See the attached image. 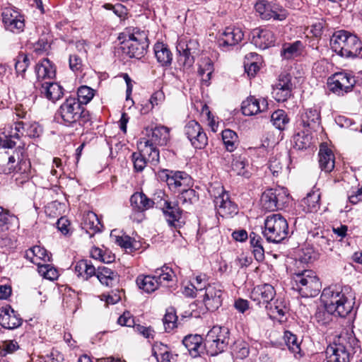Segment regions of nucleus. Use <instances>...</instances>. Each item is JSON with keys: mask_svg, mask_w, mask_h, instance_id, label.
Masks as SVG:
<instances>
[{"mask_svg": "<svg viewBox=\"0 0 362 362\" xmlns=\"http://www.w3.org/2000/svg\"><path fill=\"white\" fill-rule=\"evenodd\" d=\"M349 290V287L342 288L337 285L323 289L321 300L326 309L334 313V316L345 317L353 310L354 298Z\"/></svg>", "mask_w": 362, "mask_h": 362, "instance_id": "nucleus-1", "label": "nucleus"}, {"mask_svg": "<svg viewBox=\"0 0 362 362\" xmlns=\"http://www.w3.org/2000/svg\"><path fill=\"white\" fill-rule=\"evenodd\" d=\"M55 118L66 127L78 124L88 128L91 125L89 112L81 105L76 97H69L63 102L55 114Z\"/></svg>", "mask_w": 362, "mask_h": 362, "instance_id": "nucleus-2", "label": "nucleus"}, {"mask_svg": "<svg viewBox=\"0 0 362 362\" xmlns=\"http://www.w3.org/2000/svg\"><path fill=\"white\" fill-rule=\"evenodd\" d=\"M330 46L333 52L346 58L358 57L362 52V43L358 37L342 30L334 33Z\"/></svg>", "mask_w": 362, "mask_h": 362, "instance_id": "nucleus-3", "label": "nucleus"}, {"mask_svg": "<svg viewBox=\"0 0 362 362\" xmlns=\"http://www.w3.org/2000/svg\"><path fill=\"white\" fill-rule=\"evenodd\" d=\"M359 347L358 340L352 334H341L337 342L327 347V362H350L351 355Z\"/></svg>", "mask_w": 362, "mask_h": 362, "instance_id": "nucleus-4", "label": "nucleus"}, {"mask_svg": "<svg viewBox=\"0 0 362 362\" xmlns=\"http://www.w3.org/2000/svg\"><path fill=\"white\" fill-rule=\"evenodd\" d=\"M122 35L124 37L121 43L122 53L129 58H142L148 47L146 32L138 28H133L127 30Z\"/></svg>", "mask_w": 362, "mask_h": 362, "instance_id": "nucleus-5", "label": "nucleus"}, {"mask_svg": "<svg viewBox=\"0 0 362 362\" xmlns=\"http://www.w3.org/2000/svg\"><path fill=\"white\" fill-rule=\"evenodd\" d=\"M292 288L304 298L315 297L321 290V282L312 270L296 271L291 276Z\"/></svg>", "mask_w": 362, "mask_h": 362, "instance_id": "nucleus-6", "label": "nucleus"}, {"mask_svg": "<svg viewBox=\"0 0 362 362\" xmlns=\"http://www.w3.org/2000/svg\"><path fill=\"white\" fill-rule=\"evenodd\" d=\"M288 233L287 221L281 214H274L265 219L262 234L268 242L280 243L287 237Z\"/></svg>", "mask_w": 362, "mask_h": 362, "instance_id": "nucleus-7", "label": "nucleus"}, {"mask_svg": "<svg viewBox=\"0 0 362 362\" xmlns=\"http://www.w3.org/2000/svg\"><path fill=\"white\" fill-rule=\"evenodd\" d=\"M173 276V270L164 265L156 269L153 275L139 276L136 282L140 289L146 293H152L160 286H167V284L172 281Z\"/></svg>", "mask_w": 362, "mask_h": 362, "instance_id": "nucleus-8", "label": "nucleus"}, {"mask_svg": "<svg viewBox=\"0 0 362 362\" xmlns=\"http://www.w3.org/2000/svg\"><path fill=\"white\" fill-rule=\"evenodd\" d=\"M229 341V330L226 327L214 326L205 339V349L208 355L214 356L224 351Z\"/></svg>", "mask_w": 362, "mask_h": 362, "instance_id": "nucleus-9", "label": "nucleus"}, {"mask_svg": "<svg viewBox=\"0 0 362 362\" xmlns=\"http://www.w3.org/2000/svg\"><path fill=\"white\" fill-rule=\"evenodd\" d=\"M290 201L288 189L284 187L270 188L265 190L261 197L262 207L269 211H274L286 207Z\"/></svg>", "mask_w": 362, "mask_h": 362, "instance_id": "nucleus-10", "label": "nucleus"}, {"mask_svg": "<svg viewBox=\"0 0 362 362\" xmlns=\"http://www.w3.org/2000/svg\"><path fill=\"white\" fill-rule=\"evenodd\" d=\"M327 85L329 90L339 96H344L357 87L354 76L346 71L334 74L328 78Z\"/></svg>", "mask_w": 362, "mask_h": 362, "instance_id": "nucleus-11", "label": "nucleus"}, {"mask_svg": "<svg viewBox=\"0 0 362 362\" xmlns=\"http://www.w3.org/2000/svg\"><path fill=\"white\" fill-rule=\"evenodd\" d=\"M157 175L158 179L165 182L169 189L174 192H180L182 187H188L191 185L190 176L183 171L161 169L158 171Z\"/></svg>", "mask_w": 362, "mask_h": 362, "instance_id": "nucleus-12", "label": "nucleus"}, {"mask_svg": "<svg viewBox=\"0 0 362 362\" xmlns=\"http://www.w3.org/2000/svg\"><path fill=\"white\" fill-rule=\"evenodd\" d=\"M255 8L263 20L284 21L288 13L281 5L267 0H258L255 4Z\"/></svg>", "mask_w": 362, "mask_h": 362, "instance_id": "nucleus-13", "label": "nucleus"}, {"mask_svg": "<svg viewBox=\"0 0 362 362\" xmlns=\"http://www.w3.org/2000/svg\"><path fill=\"white\" fill-rule=\"evenodd\" d=\"M16 145V141L11 140V138L6 137L1 141L0 145V173L11 174L13 173V163L15 157L18 156V152H13V150H7L12 148Z\"/></svg>", "mask_w": 362, "mask_h": 362, "instance_id": "nucleus-14", "label": "nucleus"}, {"mask_svg": "<svg viewBox=\"0 0 362 362\" xmlns=\"http://www.w3.org/2000/svg\"><path fill=\"white\" fill-rule=\"evenodd\" d=\"M216 192L209 189V193L214 197V204L222 216H231L238 213L237 205L230 201L229 194L222 186H218Z\"/></svg>", "mask_w": 362, "mask_h": 362, "instance_id": "nucleus-15", "label": "nucleus"}, {"mask_svg": "<svg viewBox=\"0 0 362 362\" xmlns=\"http://www.w3.org/2000/svg\"><path fill=\"white\" fill-rule=\"evenodd\" d=\"M221 160L224 165H229L231 160L230 168L236 175L245 179L251 177V166L245 156L227 153L222 156Z\"/></svg>", "mask_w": 362, "mask_h": 362, "instance_id": "nucleus-16", "label": "nucleus"}, {"mask_svg": "<svg viewBox=\"0 0 362 362\" xmlns=\"http://www.w3.org/2000/svg\"><path fill=\"white\" fill-rule=\"evenodd\" d=\"M24 147L25 142L22 141L18 145V148L16 150H13V152H18V156H16L15 157L16 158L15 162L13 163L14 169L13 173L21 176V177H16V181L21 179L20 181L21 183H23L29 179L31 168L30 162L28 158V156L25 154Z\"/></svg>", "mask_w": 362, "mask_h": 362, "instance_id": "nucleus-17", "label": "nucleus"}, {"mask_svg": "<svg viewBox=\"0 0 362 362\" xmlns=\"http://www.w3.org/2000/svg\"><path fill=\"white\" fill-rule=\"evenodd\" d=\"M184 132L195 148L202 149L207 145L208 137L196 120L192 119L187 122L185 126Z\"/></svg>", "mask_w": 362, "mask_h": 362, "instance_id": "nucleus-18", "label": "nucleus"}, {"mask_svg": "<svg viewBox=\"0 0 362 362\" xmlns=\"http://www.w3.org/2000/svg\"><path fill=\"white\" fill-rule=\"evenodd\" d=\"M42 132L41 127L37 123H24L18 122L11 127V130L5 137L11 138V140L18 139L21 137L35 138L38 137Z\"/></svg>", "mask_w": 362, "mask_h": 362, "instance_id": "nucleus-19", "label": "nucleus"}, {"mask_svg": "<svg viewBox=\"0 0 362 362\" xmlns=\"http://www.w3.org/2000/svg\"><path fill=\"white\" fill-rule=\"evenodd\" d=\"M5 28L13 33H20L25 28V18L18 11L6 8L1 14Z\"/></svg>", "mask_w": 362, "mask_h": 362, "instance_id": "nucleus-20", "label": "nucleus"}, {"mask_svg": "<svg viewBox=\"0 0 362 362\" xmlns=\"http://www.w3.org/2000/svg\"><path fill=\"white\" fill-rule=\"evenodd\" d=\"M223 287L220 284L214 283L207 286L206 291L200 296L208 310H217L222 303Z\"/></svg>", "mask_w": 362, "mask_h": 362, "instance_id": "nucleus-21", "label": "nucleus"}, {"mask_svg": "<svg viewBox=\"0 0 362 362\" xmlns=\"http://www.w3.org/2000/svg\"><path fill=\"white\" fill-rule=\"evenodd\" d=\"M197 42L195 40H185L181 39L177 45V51L179 53L178 62L185 68H190L194 62V59L193 54L197 48Z\"/></svg>", "mask_w": 362, "mask_h": 362, "instance_id": "nucleus-22", "label": "nucleus"}, {"mask_svg": "<svg viewBox=\"0 0 362 362\" xmlns=\"http://www.w3.org/2000/svg\"><path fill=\"white\" fill-rule=\"evenodd\" d=\"M165 194L160 191L158 195L154 197L153 199L148 198L143 192H135L130 197V203L133 211L135 212H143L153 207V204H159V199L162 201V197Z\"/></svg>", "mask_w": 362, "mask_h": 362, "instance_id": "nucleus-23", "label": "nucleus"}, {"mask_svg": "<svg viewBox=\"0 0 362 362\" xmlns=\"http://www.w3.org/2000/svg\"><path fill=\"white\" fill-rule=\"evenodd\" d=\"M293 84L289 74H281L278 81L273 86L272 95L277 102H284L291 95Z\"/></svg>", "mask_w": 362, "mask_h": 362, "instance_id": "nucleus-24", "label": "nucleus"}, {"mask_svg": "<svg viewBox=\"0 0 362 362\" xmlns=\"http://www.w3.org/2000/svg\"><path fill=\"white\" fill-rule=\"evenodd\" d=\"M244 37L241 28L227 27L218 39V45L223 50H228L238 44Z\"/></svg>", "mask_w": 362, "mask_h": 362, "instance_id": "nucleus-25", "label": "nucleus"}, {"mask_svg": "<svg viewBox=\"0 0 362 362\" xmlns=\"http://www.w3.org/2000/svg\"><path fill=\"white\" fill-rule=\"evenodd\" d=\"M252 43L261 49L274 45L276 40L273 31L267 28H257L252 32Z\"/></svg>", "mask_w": 362, "mask_h": 362, "instance_id": "nucleus-26", "label": "nucleus"}, {"mask_svg": "<svg viewBox=\"0 0 362 362\" xmlns=\"http://www.w3.org/2000/svg\"><path fill=\"white\" fill-rule=\"evenodd\" d=\"M157 205L162 209L168 224L170 226L177 227L182 216V210L178 206V204L171 203L166 199H162V201H160V198L159 204Z\"/></svg>", "mask_w": 362, "mask_h": 362, "instance_id": "nucleus-27", "label": "nucleus"}, {"mask_svg": "<svg viewBox=\"0 0 362 362\" xmlns=\"http://www.w3.org/2000/svg\"><path fill=\"white\" fill-rule=\"evenodd\" d=\"M268 103L265 98L257 99L254 96H250L243 101L241 105L242 112L244 115L252 116L267 110Z\"/></svg>", "mask_w": 362, "mask_h": 362, "instance_id": "nucleus-28", "label": "nucleus"}, {"mask_svg": "<svg viewBox=\"0 0 362 362\" xmlns=\"http://www.w3.org/2000/svg\"><path fill=\"white\" fill-rule=\"evenodd\" d=\"M182 344L193 358L200 356L206 351L205 342H203V338L199 334L185 336L182 339Z\"/></svg>", "mask_w": 362, "mask_h": 362, "instance_id": "nucleus-29", "label": "nucleus"}, {"mask_svg": "<svg viewBox=\"0 0 362 362\" xmlns=\"http://www.w3.org/2000/svg\"><path fill=\"white\" fill-rule=\"evenodd\" d=\"M276 295L274 288L270 284L259 285L254 288L251 293V298L259 305H267L274 300Z\"/></svg>", "mask_w": 362, "mask_h": 362, "instance_id": "nucleus-30", "label": "nucleus"}, {"mask_svg": "<svg viewBox=\"0 0 362 362\" xmlns=\"http://www.w3.org/2000/svg\"><path fill=\"white\" fill-rule=\"evenodd\" d=\"M35 74L37 77V82L35 86L38 88L43 81H49L55 76V69L51 64L48 59H43L38 62L35 66Z\"/></svg>", "mask_w": 362, "mask_h": 362, "instance_id": "nucleus-31", "label": "nucleus"}, {"mask_svg": "<svg viewBox=\"0 0 362 362\" xmlns=\"http://www.w3.org/2000/svg\"><path fill=\"white\" fill-rule=\"evenodd\" d=\"M170 140V129L165 126H159L152 129L148 139L144 138L141 141L153 146H165Z\"/></svg>", "mask_w": 362, "mask_h": 362, "instance_id": "nucleus-32", "label": "nucleus"}, {"mask_svg": "<svg viewBox=\"0 0 362 362\" xmlns=\"http://www.w3.org/2000/svg\"><path fill=\"white\" fill-rule=\"evenodd\" d=\"M305 129L317 131L320 125V112L316 108H309L301 115L300 123Z\"/></svg>", "mask_w": 362, "mask_h": 362, "instance_id": "nucleus-33", "label": "nucleus"}, {"mask_svg": "<svg viewBox=\"0 0 362 362\" xmlns=\"http://www.w3.org/2000/svg\"><path fill=\"white\" fill-rule=\"evenodd\" d=\"M22 324V319L10 306L3 308L0 313V325L6 329H13Z\"/></svg>", "mask_w": 362, "mask_h": 362, "instance_id": "nucleus-34", "label": "nucleus"}, {"mask_svg": "<svg viewBox=\"0 0 362 362\" xmlns=\"http://www.w3.org/2000/svg\"><path fill=\"white\" fill-rule=\"evenodd\" d=\"M318 162L320 169L325 173H330L334 168V155L326 145H320L318 153Z\"/></svg>", "mask_w": 362, "mask_h": 362, "instance_id": "nucleus-35", "label": "nucleus"}, {"mask_svg": "<svg viewBox=\"0 0 362 362\" xmlns=\"http://www.w3.org/2000/svg\"><path fill=\"white\" fill-rule=\"evenodd\" d=\"M24 257L30 262L37 265V267L42 264V261L47 262L51 259V254L46 249L38 245L33 246L27 250Z\"/></svg>", "mask_w": 362, "mask_h": 362, "instance_id": "nucleus-36", "label": "nucleus"}, {"mask_svg": "<svg viewBox=\"0 0 362 362\" xmlns=\"http://www.w3.org/2000/svg\"><path fill=\"white\" fill-rule=\"evenodd\" d=\"M38 88L41 94L52 102H55L63 95V88L57 83L46 81Z\"/></svg>", "mask_w": 362, "mask_h": 362, "instance_id": "nucleus-37", "label": "nucleus"}, {"mask_svg": "<svg viewBox=\"0 0 362 362\" xmlns=\"http://www.w3.org/2000/svg\"><path fill=\"white\" fill-rule=\"evenodd\" d=\"M82 228L92 238L96 233L100 232L103 225L98 216L93 211H88L83 215Z\"/></svg>", "mask_w": 362, "mask_h": 362, "instance_id": "nucleus-38", "label": "nucleus"}, {"mask_svg": "<svg viewBox=\"0 0 362 362\" xmlns=\"http://www.w3.org/2000/svg\"><path fill=\"white\" fill-rule=\"evenodd\" d=\"M95 275L102 284L109 287L114 286L119 280L117 273L107 267H99Z\"/></svg>", "mask_w": 362, "mask_h": 362, "instance_id": "nucleus-39", "label": "nucleus"}, {"mask_svg": "<svg viewBox=\"0 0 362 362\" xmlns=\"http://www.w3.org/2000/svg\"><path fill=\"white\" fill-rule=\"evenodd\" d=\"M154 53L157 62L162 66H170L173 61V54L168 46L163 42L154 45Z\"/></svg>", "mask_w": 362, "mask_h": 362, "instance_id": "nucleus-40", "label": "nucleus"}, {"mask_svg": "<svg viewBox=\"0 0 362 362\" xmlns=\"http://www.w3.org/2000/svg\"><path fill=\"white\" fill-rule=\"evenodd\" d=\"M262 57L255 52H250L245 57V71L250 77H254L260 68Z\"/></svg>", "mask_w": 362, "mask_h": 362, "instance_id": "nucleus-41", "label": "nucleus"}, {"mask_svg": "<svg viewBox=\"0 0 362 362\" xmlns=\"http://www.w3.org/2000/svg\"><path fill=\"white\" fill-rule=\"evenodd\" d=\"M308 239L322 251L326 252L332 250V241L323 231L310 232L309 233Z\"/></svg>", "mask_w": 362, "mask_h": 362, "instance_id": "nucleus-42", "label": "nucleus"}, {"mask_svg": "<svg viewBox=\"0 0 362 362\" xmlns=\"http://www.w3.org/2000/svg\"><path fill=\"white\" fill-rule=\"evenodd\" d=\"M265 308L269 311L271 316L275 318H281L288 311L286 302L283 299L278 298L274 301H271Z\"/></svg>", "mask_w": 362, "mask_h": 362, "instance_id": "nucleus-43", "label": "nucleus"}, {"mask_svg": "<svg viewBox=\"0 0 362 362\" xmlns=\"http://www.w3.org/2000/svg\"><path fill=\"white\" fill-rule=\"evenodd\" d=\"M139 150H141V152L144 154L146 158L148 163H149L152 165H156L159 162V151L157 148L156 146H153L152 144H144L143 141H140L138 144Z\"/></svg>", "mask_w": 362, "mask_h": 362, "instance_id": "nucleus-44", "label": "nucleus"}, {"mask_svg": "<svg viewBox=\"0 0 362 362\" xmlns=\"http://www.w3.org/2000/svg\"><path fill=\"white\" fill-rule=\"evenodd\" d=\"M75 272L78 276L88 279L95 274V268L92 262L87 259H81L74 267Z\"/></svg>", "mask_w": 362, "mask_h": 362, "instance_id": "nucleus-45", "label": "nucleus"}, {"mask_svg": "<svg viewBox=\"0 0 362 362\" xmlns=\"http://www.w3.org/2000/svg\"><path fill=\"white\" fill-rule=\"evenodd\" d=\"M311 131L303 129L293 136V147L298 150H303L310 147L311 144Z\"/></svg>", "mask_w": 362, "mask_h": 362, "instance_id": "nucleus-46", "label": "nucleus"}, {"mask_svg": "<svg viewBox=\"0 0 362 362\" xmlns=\"http://www.w3.org/2000/svg\"><path fill=\"white\" fill-rule=\"evenodd\" d=\"M49 32L42 29V34L37 40L33 42L30 39L29 42L32 45L33 52L37 54L46 52L49 48Z\"/></svg>", "mask_w": 362, "mask_h": 362, "instance_id": "nucleus-47", "label": "nucleus"}, {"mask_svg": "<svg viewBox=\"0 0 362 362\" xmlns=\"http://www.w3.org/2000/svg\"><path fill=\"white\" fill-rule=\"evenodd\" d=\"M284 339L288 350L293 354L296 358H300L301 355L300 341L296 335L290 331H285Z\"/></svg>", "mask_w": 362, "mask_h": 362, "instance_id": "nucleus-48", "label": "nucleus"}, {"mask_svg": "<svg viewBox=\"0 0 362 362\" xmlns=\"http://www.w3.org/2000/svg\"><path fill=\"white\" fill-rule=\"evenodd\" d=\"M320 194L314 192L308 194L307 197L302 200L303 210L306 213L316 212L320 208Z\"/></svg>", "mask_w": 362, "mask_h": 362, "instance_id": "nucleus-49", "label": "nucleus"}, {"mask_svg": "<svg viewBox=\"0 0 362 362\" xmlns=\"http://www.w3.org/2000/svg\"><path fill=\"white\" fill-rule=\"evenodd\" d=\"M222 139L228 151L233 152L238 145V136L237 134L229 129L222 132Z\"/></svg>", "mask_w": 362, "mask_h": 362, "instance_id": "nucleus-50", "label": "nucleus"}, {"mask_svg": "<svg viewBox=\"0 0 362 362\" xmlns=\"http://www.w3.org/2000/svg\"><path fill=\"white\" fill-rule=\"evenodd\" d=\"M302 47L303 44L298 40L293 43L285 44L281 52V56L285 59H291L297 57L300 54Z\"/></svg>", "mask_w": 362, "mask_h": 362, "instance_id": "nucleus-51", "label": "nucleus"}, {"mask_svg": "<svg viewBox=\"0 0 362 362\" xmlns=\"http://www.w3.org/2000/svg\"><path fill=\"white\" fill-rule=\"evenodd\" d=\"M15 69L17 77L21 76L22 79H24L25 71L30 64V59L27 54L20 53L15 59Z\"/></svg>", "mask_w": 362, "mask_h": 362, "instance_id": "nucleus-52", "label": "nucleus"}, {"mask_svg": "<svg viewBox=\"0 0 362 362\" xmlns=\"http://www.w3.org/2000/svg\"><path fill=\"white\" fill-rule=\"evenodd\" d=\"M177 316L174 308H170L166 310L163 318V322L165 332H170L177 327Z\"/></svg>", "mask_w": 362, "mask_h": 362, "instance_id": "nucleus-53", "label": "nucleus"}, {"mask_svg": "<svg viewBox=\"0 0 362 362\" xmlns=\"http://www.w3.org/2000/svg\"><path fill=\"white\" fill-rule=\"evenodd\" d=\"M271 119L274 126L279 130L284 129L289 121L287 115L283 110H278L274 112Z\"/></svg>", "mask_w": 362, "mask_h": 362, "instance_id": "nucleus-54", "label": "nucleus"}, {"mask_svg": "<svg viewBox=\"0 0 362 362\" xmlns=\"http://www.w3.org/2000/svg\"><path fill=\"white\" fill-rule=\"evenodd\" d=\"M95 95V90L87 86H81L78 88L77 90V98L76 100H78L81 105L88 104L93 98Z\"/></svg>", "mask_w": 362, "mask_h": 362, "instance_id": "nucleus-55", "label": "nucleus"}, {"mask_svg": "<svg viewBox=\"0 0 362 362\" xmlns=\"http://www.w3.org/2000/svg\"><path fill=\"white\" fill-rule=\"evenodd\" d=\"M286 160L280 157H272L269 162V169L274 177H278L284 173Z\"/></svg>", "mask_w": 362, "mask_h": 362, "instance_id": "nucleus-56", "label": "nucleus"}, {"mask_svg": "<svg viewBox=\"0 0 362 362\" xmlns=\"http://www.w3.org/2000/svg\"><path fill=\"white\" fill-rule=\"evenodd\" d=\"M38 273L43 278L53 281L58 278L57 270L51 264H42L37 268Z\"/></svg>", "mask_w": 362, "mask_h": 362, "instance_id": "nucleus-57", "label": "nucleus"}, {"mask_svg": "<svg viewBox=\"0 0 362 362\" xmlns=\"http://www.w3.org/2000/svg\"><path fill=\"white\" fill-rule=\"evenodd\" d=\"M179 195V201L183 204H191L197 200L195 190L188 187H182Z\"/></svg>", "mask_w": 362, "mask_h": 362, "instance_id": "nucleus-58", "label": "nucleus"}, {"mask_svg": "<svg viewBox=\"0 0 362 362\" xmlns=\"http://www.w3.org/2000/svg\"><path fill=\"white\" fill-rule=\"evenodd\" d=\"M132 159L134 163V168L136 172L143 171L148 163L146 157L141 150H139V152H134L132 155Z\"/></svg>", "mask_w": 362, "mask_h": 362, "instance_id": "nucleus-59", "label": "nucleus"}, {"mask_svg": "<svg viewBox=\"0 0 362 362\" xmlns=\"http://www.w3.org/2000/svg\"><path fill=\"white\" fill-rule=\"evenodd\" d=\"M332 316L334 313L328 311L325 306L323 309H319L315 315V320L322 325H329L332 320Z\"/></svg>", "mask_w": 362, "mask_h": 362, "instance_id": "nucleus-60", "label": "nucleus"}, {"mask_svg": "<svg viewBox=\"0 0 362 362\" xmlns=\"http://www.w3.org/2000/svg\"><path fill=\"white\" fill-rule=\"evenodd\" d=\"M209 278L205 274H199L197 275L192 281V285L195 288L196 291L202 293L209 284L208 283Z\"/></svg>", "mask_w": 362, "mask_h": 362, "instance_id": "nucleus-61", "label": "nucleus"}, {"mask_svg": "<svg viewBox=\"0 0 362 362\" xmlns=\"http://www.w3.org/2000/svg\"><path fill=\"white\" fill-rule=\"evenodd\" d=\"M213 71V64L209 59L203 62L199 66V73L202 76V80L206 83L211 79Z\"/></svg>", "mask_w": 362, "mask_h": 362, "instance_id": "nucleus-62", "label": "nucleus"}, {"mask_svg": "<svg viewBox=\"0 0 362 362\" xmlns=\"http://www.w3.org/2000/svg\"><path fill=\"white\" fill-rule=\"evenodd\" d=\"M8 211L0 206V238L2 240L5 238V232L8 229Z\"/></svg>", "mask_w": 362, "mask_h": 362, "instance_id": "nucleus-63", "label": "nucleus"}, {"mask_svg": "<svg viewBox=\"0 0 362 362\" xmlns=\"http://www.w3.org/2000/svg\"><path fill=\"white\" fill-rule=\"evenodd\" d=\"M116 242L120 247L124 249L130 250L136 249V241L128 235L118 236Z\"/></svg>", "mask_w": 362, "mask_h": 362, "instance_id": "nucleus-64", "label": "nucleus"}]
</instances>
